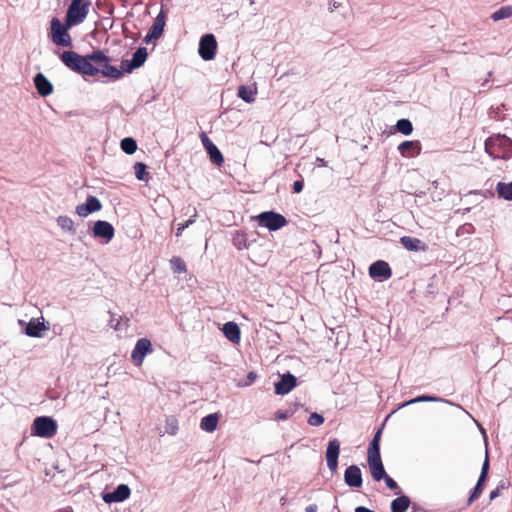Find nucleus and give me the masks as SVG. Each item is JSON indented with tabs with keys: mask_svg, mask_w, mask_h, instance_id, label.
I'll return each instance as SVG.
<instances>
[{
	"mask_svg": "<svg viewBox=\"0 0 512 512\" xmlns=\"http://www.w3.org/2000/svg\"><path fill=\"white\" fill-rule=\"evenodd\" d=\"M60 59L67 68L74 72L87 76H95L99 73V70L93 63L105 61L106 54L101 50H97L91 54L82 56L69 50L63 51L60 55Z\"/></svg>",
	"mask_w": 512,
	"mask_h": 512,
	"instance_id": "obj_1",
	"label": "nucleus"
},
{
	"mask_svg": "<svg viewBox=\"0 0 512 512\" xmlns=\"http://www.w3.org/2000/svg\"><path fill=\"white\" fill-rule=\"evenodd\" d=\"M485 151L494 159L512 157V140L506 135H493L485 141Z\"/></svg>",
	"mask_w": 512,
	"mask_h": 512,
	"instance_id": "obj_2",
	"label": "nucleus"
},
{
	"mask_svg": "<svg viewBox=\"0 0 512 512\" xmlns=\"http://www.w3.org/2000/svg\"><path fill=\"white\" fill-rule=\"evenodd\" d=\"M89 7V1L71 0L65 17L67 26L74 27L83 23L89 13Z\"/></svg>",
	"mask_w": 512,
	"mask_h": 512,
	"instance_id": "obj_3",
	"label": "nucleus"
},
{
	"mask_svg": "<svg viewBox=\"0 0 512 512\" xmlns=\"http://www.w3.org/2000/svg\"><path fill=\"white\" fill-rule=\"evenodd\" d=\"M71 27L67 26V21L65 20V24L58 18H52L50 22V36L53 43L60 47H70L72 45V38L68 32Z\"/></svg>",
	"mask_w": 512,
	"mask_h": 512,
	"instance_id": "obj_4",
	"label": "nucleus"
},
{
	"mask_svg": "<svg viewBox=\"0 0 512 512\" xmlns=\"http://www.w3.org/2000/svg\"><path fill=\"white\" fill-rule=\"evenodd\" d=\"M32 431L33 435L42 438H51L57 432V423L51 417L40 416L34 419Z\"/></svg>",
	"mask_w": 512,
	"mask_h": 512,
	"instance_id": "obj_5",
	"label": "nucleus"
},
{
	"mask_svg": "<svg viewBox=\"0 0 512 512\" xmlns=\"http://www.w3.org/2000/svg\"><path fill=\"white\" fill-rule=\"evenodd\" d=\"M257 221L270 231H277L287 225V219L274 211H265L256 216Z\"/></svg>",
	"mask_w": 512,
	"mask_h": 512,
	"instance_id": "obj_6",
	"label": "nucleus"
},
{
	"mask_svg": "<svg viewBox=\"0 0 512 512\" xmlns=\"http://www.w3.org/2000/svg\"><path fill=\"white\" fill-rule=\"evenodd\" d=\"M216 50L217 41L213 34H205L201 37L198 52L203 60L209 61L214 59Z\"/></svg>",
	"mask_w": 512,
	"mask_h": 512,
	"instance_id": "obj_7",
	"label": "nucleus"
},
{
	"mask_svg": "<svg viewBox=\"0 0 512 512\" xmlns=\"http://www.w3.org/2000/svg\"><path fill=\"white\" fill-rule=\"evenodd\" d=\"M153 351L151 341L147 338L137 340L131 353V360L135 366H141L146 355Z\"/></svg>",
	"mask_w": 512,
	"mask_h": 512,
	"instance_id": "obj_8",
	"label": "nucleus"
},
{
	"mask_svg": "<svg viewBox=\"0 0 512 512\" xmlns=\"http://www.w3.org/2000/svg\"><path fill=\"white\" fill-rule=\"evenodd\" d=\"M147 56H148L147 49L145 47H139L133 53L131 60H122V62H121L122 70L127 73H131L134 69L141 67L145 63Z\"/></svg>",
	"mask_w": 512,
	"mask_h": 512,
	"instance_id": "obj_9",
	"label": "nucleus"
},
{
	"mask_svg": "<svg viewBox=\"0 0 512 512\" xmlns=\"http://www.w3.org/2000/svg\"><path fill=\"white\" fill-rule=\"evenodd\" d=\"M340 452V442L337 439L329 441L326 449V461L329 470L334 473L338 468V457Z\"/></svg>",
	"mask_w": 512,
	"mask_h": 512,
	"instance_id": "obj_10",
	"label": "nucleus"
},
{
	"mask_svg": "<svg viewBox=\"0 0 512 512\" xmlns=\"http://www.w3.org/2000/svg\"><path fill=\"white\" fill-rule=\"evenodd\" d=\"M92 231L95 238H102L106 242L111 241L115 235V230L112 224L104 220L96 221L93 225Z\"/></svg>",
	"mask_w": 512,
	"mask_h": 512,
	"instance_id": "obj_11",
	"label": "nucleus"
},
{
	"mask_svg": "<svg viewBox=\"0 0 512 512\" xmlns=\"http://www.w3.org/2000/svg\"><path fill=\"white\" fill-rule=\"evenodd\" d=\"M102 204L100 200L95 196H88L84 204L76 206L75 212L80 217H87L89 214L101 210Z\"/></svg>",
	"mask_w": 512,
	"mask_h": 512,
	"instance_id": "obj_12",
	"label": "nucleus"
},
{
	"mask_svg": "<svg viewBox=\"0 0 512 512\" xmlns=\"http://www.w3.org/2000/svg\"><path fill=\"white\" fill-rule=\"evenodd\" d=\"M391 274L390 266L387 262L382 260L372 263L369 267V275L374 279H379L380 281L388 279Z\"/></svg>",
	"mask_w": 512,
	"mask_h": 512,
	"instance_id": "obj_13",
	"label": "nucleus"
},
{
	"mask_svg": "<svg viewBox=\"0 0 512 512\" xmlns=\"http://www.w3.org/2000/svg\"><path fill=\"white\" fill-rule=\"evenodd\" d=\"M297 384L296 377L291 373L281 376L280 380L275 383V393L277 395L288 394Z\"/></svg>",
	"mask_w": 512,
	"mask_h": 512,
	"instance_id": "obj_14",
	"label": "nucleus"
},
{
	"mask_svg": "<svg viewBox=\"0 0 512 512\" xmlns=\"http://www.w3.org/2000/svg\"><path fill=\"white\" fill-rule=\"evenodd\" d=\"M130 488L126 484H120L116 487L113 492H109L103 495V500L106 503H116L126 500L130 496Z\"/></svg>",
	"mask_w": 512,
	"mask_h": 512,
	"instance_id": "obj_15",
	"label": "nucleus"
},
{
	"mask_svg": "<svg viewBox=\"0 0 512 512\" xmlns=\"http://www.w3.org/2000/svg\"><path fill=\"white\" fill-rule=\"evenodd\" d=\"M345 483L353 488H359L362 486V472L357 465L349 466L344 472Z\"/></svg>",
	"mask_w": 512,
	"mask_h": 512,
	"instance_id": "obj_16",
	"label": "nucleus"
},
{
	"mask_svg": "<svg viewBox=\"0 0 512 512\" xmlns=\"http://www.w3.org/2000/svg\"><path fill=\"white\" fill-rule=\"evenodd\" d=\"M421 143L418 140H406L399 144L398 151L404 158H413L421 153Z\"/></svg>",
	"mask_w": 512,
	"mask_h": 512,
	"instance_id": "obj_17",
	"label": "nucleus"
},
{
	"mask_svg": "<svg viewBox=\"0 0 512 512\" xmlns=\"http://www.w3.org/2000/svg\"><path fill=\"white\" fill-rule=\"evenodd\" d=\"M488 469H489V461H488V457L486 456V459L482 465L481 473H480V476L476 483V486L474 487V489L472 490V492L468 498V505L472 504L473 501L475 499H477L480 496V494L482 493L484 482H485L487 474H488Z\"/></svg>",
	"mask_w": 512,
	"mask_h": 512,
	"instance_id": "obj_18",
	"label": "nucleus"
},
{
	"mask_svg": "<svg viewBox=\"0 0 512 512\" xmlns=\"http://www.w3.org/2000/svg\"><path fill=\"white\" fill-rule=\"evenodd\" d=\"M109 61L110 58L106 55L105 61L94 63L98 66L97 69L99 70V73H101L103 76L110 77L113 79H119L124 71L122 70V68L118 69L117 67L110 65Z\"/></svg>",
	"mask_w": 512,
	"mask_h": 512,
	"instance_id": "obj_19",
	"label": "nucleus"
},
{
	"mask_svg": "<svg viewBox=\"0 0 512 512\" xmlns=\"http://www.w3.org/2000/svg\"><path fill=\"white\" fill-rule=\"evenodd\" d=\"M371 476L375 481H381L386 477V471L381 457H367Z\"/></svg>",
	"mask_w": 512,
	"mask_h": 512,
	"instance_id": "obj_20",
	"label": "nucleus"
},
{
	"mask_svg": "<svg viewBox=\"0 0 512 512\" xmlns=\"http://www.w3.org/2000/svg\"><path fill=\"white\" fill-rule=\"evenodd\" d=\"M34 85L38 93L46 97L53 92V86L51 82L42 73H37L34 77Z\"/></svg>",
	"mask_w": 512,
	"mask_h": 512,
	"instance_id": "obj_21",
	"label": "nucleus"
},
{
	"mask_svg": "<svg viewBox=\"0 0 512 512\" xmlns=\"http://www.w3.org/2000/svg\"><path fill=\"white\" fill-rule=\"evenodd\" d=\"M225 337L234 344H238L241 339L240 328L235 322L229 321L223 325L222 328Z\"/></svg>",
	"mask_w": 512,
	"mask_h": 512,
	"instance_id": "obj_22",
	"label": "nucleus"
},
{
	"mask_svg": "<svg viewBox=\"0 0 512 512\" xmlns=\"http://www.w3.org/2000/svg\"><path fill=\"white\" fill-rule=\"evenodd\" d=\"M400 243L409 251H426L427 245L422 242L418 238L410 237V236H402L400 238Z\"/></svg>",
	"mask_w": 512,
	"mask_h": 512,
	"instance_id": "obj_23",
	"label": "nucleus"
},
{
	"mask_svg": "<svg viewBox=\"0 0 512 512\" xmlns=\"http://www.w3.org/2000/svg\"><path fill=\"white\" fill-rule=\"evenodd\" d=\"M46 326L44 322L37 320H31L25 329V333L30 337H40L41 332L46 330Z\"/></svg>",
	"mask_w": 512,
	"mask_h": 512,
	"instance_id": "obj_24",
	"label": "nucleus"
},
{
	"mask_svg": "<svg viewBox=\"0 0 512 512\" xmlns=\"http://www.w3.org/2000/svg\"><path fill=\"white\" fill-rule=\"evenodd\" d=\"M410 498L402 495L391 502V512H406L410 506Z\"/></svg>",
	"mask_w": 512,
	"mask_h": 512,
	"instance_id": "obj_25",
	"label": "nucleus"
},
{
	"mask_svg": "<svg viewBox=\"0 0 512 512\" xmlns=\"http://www.w3.org/2000/svg\"><path fill=\"white\" fill-rule=\"evenodd\" d=\"M165 19H166V18H165V15H164V13L161 11V12L157 15V17H156V19H155V21H154V23H153L152 27H151V28H150V30H149V33H151V35H152L153 37H155L156 39H158V38L162 35V33H163L164 26H165Z\"/></svg>",
	"mask_w": 512,
	"mask_h": 512,
	"instance_id": "obj_26",
	"label": "nucleus"
},
{
	"mask_svg": "<svg viewBox=\"0 0 512 512\" xmlns=\"http://www.w3.org/2000/svg\"><path fill=\"white\" fill-rule=\"evenodd\" d=\"M218 424L217 414H209L201 419L200 427L203 431L213 432L216 430Z\"/></svg>",
	"mask_w": 512,
	"mask_h": 512,
	"instance_id": "obj_27",
	"label": "nucleus"
},
{
	"mask_svg": "<svg viewBox=\"0 0 512 512\" xmlns=\"http://www.w3.org/2000/svg\"><path fill=\"white\" fill-rule=\"evenodd\" d=\"M57 225L65 232L70 233L71 235L76 234V228L74 221L68 216H58L56 219Z\"/></svg>",
	"mask_w": 512,
	"mask_h": 512,
	"instance_id": "obj_28",
	"label": "nucleus"
},
{
	"mask_svg": "<svg viewBox=\"0 0 512 512\" xmlns=\"http://www.w3.org/2000/svg\"><path fill=\"white\" fill-rule=\"evenodd\" d=\"M381 430H378L369 444L367 457H381L380 455Z\"/></svg>",
	"mask_w": 512,
	"mask_h": 512,
	"instance_id": "obj_29",
	"label": "nucleus"
},
{
	"mask_svg": "<svg viewBox=\"0 0 512 512\" xmlns=\"http://www.w3.org/2000/svg\"><path fill=\"white\" fill-rule=\"evenodd\" d=\"M257 93L256 88H251L247 86H240L238 88V97L241 98L246 103H252L255 101V95Z\"/></svg>",
	"mask_w": 512,
	"mask_h": 512,
	"instance_id": "obj_30",
	"label": "nucleus"
},
{
	"mask_svg": "<svg viewBox=\"0 0 512 512\" xmlns=\"http://www.w3.org/2000/svg\"><path fill=\"white\" fill-rule=\"evenodd\" d=\"M496 191L501 198L512 201V182H499L496 186Z\"/></svg>",
	"mask_w": 512,
	"mask_h": 512,
	"instance_id": "obj_31",
	"label": "nucleus"
},
{
	"mask_svg": "<svg viewBox=\"0 0 512 512\" xmlns=\"http://www.w3.org/2000/svg\"><path fill=\"white\" fill-rule=\"evenodd\" d=\"M206 151L209 154L210 160L214 164L221 165L224 162V158L221 151L217 148V146L214 143L210 144V146L206 148Z\"/></svg>",
	"mask_w": 512,
	"mask_h": 512,
	"instance_id": "obj_32",
	"label": "nucleus"
},
{
	"mask_svg": "<svg viewBox=\"0 0 512 512\" xmlns=\"http://www.w3.org/2000/svg\"><path fill=\"white\" fill-rule=\"evenodd\" d=\"M396 129L401 134L408 136L413 132V125L409 119H399L396 123Z\"/></svg>",
	"mask_w": 512,
	"mask_h": 512,
	"instance_id": "obj_33",
	"label": "nucleus"
},
{
	"mask_svg": "<svg viewBox=\"0 0 512 512\" xmlns=\"http://www.w3.org/2000/svg\"><path fill=\"white\" fill-rule=\"evenodd\" d=\"M512 16V6H503L492 13L491 19L493 21H499Z\"/></svg>",
	"mask_w": 512,
	"mask_h": 512,
	"instance_id": "obj_34",
	"label": "nucleus"
},
{
	"mask_svg": "<svg viewBox=\"0 0 512 512\" xmlns=\"http://www.w3.org/2000/svg\"><path fill=\"white\" fill-rule=\"evenodd\" d=\"M121 149L128 155L133 154L137 149L136 141L131 137H126L121 140Z\"/></svg>",
	"mask_w": 512,
	"mask_h": 512,
	"instance_id": "obj_35",
	"label": "nucleus"
},
{
	"mask_svg": "<svg viewBox=\"0 0 512 512\" xmlns=\"http://www.w3.org/2000/svg\"><path fill=\"white\" fill-rule=\"evenodd\" d=\"M147 166L142 162H136L134 165L135 177L140 181H148L149 173L146 171Z\"/></svg>",
	"mask_w": 512,
	"mask_h": 512,
	"instance_id": "obj_36",
	"label": "nucleus"
},
{
	"mask_svg": "<svg viewBox=\"0 0 512 512\" xmlns=\"http://www.w3.org/2000/svg\"><path fill=\"white\" fill-rule=\"evenodd\" d=\"M232 242L233 245L239 250L247 248V237L246 234L242 231H235L233 234Z\"/></svg>",
	"mask_w": 512,
	"mask_h": 512,
	"instance_id": "obj_37",
	"label": "nucleus"
},
{
	"mask_svg": "<svg viewBox=\"0 0 512 512\" xmlns=\"http://www.w3.org/2000/svg\"><path fill=\"white\" fill-rule=\"evenodd\" d=\"M178 420L174 416H169L165 421V432L169 435H176L178 432Z\"/></svg>",
	"mask_w": 512,
	"mask_h": 512,
	"instance_id": "obj_38",
	"label": "nucleus"
},
{
	"mask_svg": "<svg viewBox=\"0 0 512 512\" xmlns=\"http://www.w3.org/2000/svg\"><path fill=\"white\" fill-rule=\"evenodd\" d=\"M441 398L436 396L421 395L402 404V407L420 402H440Z\"/></svg>",
	"mask_w": 512,
	"mask_h": 512,
	"instance_id": "obj_39",
	"label": "nucleus"
},
{
	"mask_svg": "<svg viewBox=\"0 0 512 512\" xmlns=\"http://www.w3.org/2000/svg\"><path fill=\"white\" fill-rule=\"evenodd\" d=\"M170 265L175 273L181 274L186 272V264L180 257H172L170 259Z\"/></svg>",
	"mask_w": 512,
	"mask_h": 512,
	"instance_id": "obj_40",
	"label": "nucleus"
},
{
	"mask_svg": "<svg viewBox=\"0 0 512 512\" xmlns=\"http://www.w3.org/2000/svg\"><path fill=\"white\" fill-rule=\"evenodd\" d=\"M324 423V417L316 412L310 414L308 418V424L311 426L318 427Z\"/></svg>",
	"mask_w": 512,
	"mask_h": 512,
	"instance_id": "obj_41",
	"label": "nucleus"
},
{
	"mask_svg": "<svg viewBox=\"0 0 512 512\" xmlns=\"http://www.w3.org/2000/svg\"><path fill=\"white\" fill-rule=\"evenodd\" d=\"M385 481L387 487L391 490H395L398 488V484L394 479H392L389 475L386 474L385 478H382Z\"/></svg>",
	"mask_w": 512,
	"mask_h": 512,
	"instance_id": "obj_42",
	"label": "nucleus"
},
{
	"mask_svg": "<svg viewBox=\"0 0 512 512\" xmlns=\"http://www.w3.org/2000/svg\"><path fill=\"white\" fill-rule=\"evenodd\" d=\"M342 6L341 0H330L328 3V10L330 12L335 11L336 9L340 8Z\"/></svg>",
	"mask_w": 512,
	"mask_h": 512,
	"instance_id": "obj_43",
	"label": "nucleus"
},
{
	"mask_svg": "<svg viewBox=\"0 0 512 512\" xmlns=\"http://www.w3.org/2000/svg\"><path fill=\"white\" fill-rule=\"evenodd\" d=\"M200 137H201V142H202L203 146L205 147V149L208 146H210V144H213V142L208 138V136L205 133H202Z\"/></svg>",
	"mask_w": 512,
	"mask_h": 512,
	"instance_id": "obj_44",
	"label": "nucleus"
},
{
	"mask_svg": "<svg viewBox=\"0 0 512 512\" xmlns=\"http://www.w3.org/2000/svg\"><path fill=\"white\" fill-rule=\"evenodd\" d=\"M303 190V182L300 180H297L293 183V191L295 193H300Z\"/></svg>",
	"mask_w": 512,
	"mask_h": 512,
	"instance_id": "obj_45",
	"label": "nucleus"
},
{
	"mask_svg": "<svg viewBox=\"0 0 512 512\" xmlns=\"http://www.w3.org/2000/svg\"><path fill=\"white\" fill-rule=\"evenodd\" d=\"M288 417H289V414L287 412H283V411L276 412V418L279 420H286Z\"/></svg>",
	"mask_w": 512,
	"mask_h": 512,
	"instance_id": "obj_46",
	"label": "nucleus"
},
{
	"mask_svg": "<svg viewBox=\"0 0 512 512\" xmlns=\"http://www.w3.org/2000/svg\"><path fill=\"white\" fill-rule=\"evenodd\" d=\"M257 375L255 372H249L248 375H247V378H248V383H246L245 385H249L251 384L252 382L255 381Z\"/></svg>",
	"mask_w": 512,
	"mask_h": 512,
	"instance_id": "obj_47",
	"label": "nucleus"
},
{
	"mask_svg": "<svg viewBox=\"0 0 512 512\" xmlns=\"http://www.w3.org/2000/svg\"><path fill=\"white\" fill-rule=\"evenodd\" d=\"M318 506L316 504H310L305 508L306 512H317Z\"/></svg>",
	"mask_w": 512,
	"mask_h": 512,
	"instance_id": "obj_48",
	"label": "nucleus"
},
{
	"mask_svg": "<svg viewBox=\"0 0 512 512\" xmlns=\"http://www.w3.org/2000/svg\"><path fill=\"white\" fill-rule=\"evenodd\" d=\"M187 228V225L180 224L176 230V236H180L182 232Z\"/></svg>",
	"mask_w": 512,
	"mask_h": 512,
	"instance_id": "obj_49",
	"label": "nucleus"
},
{
	"mask_svg": "<svg viewBox=\"0 0 512 512\" xmlns=\"http://www.w3.org/2000/svg\"><path fill=\"white\" fill-rule=\"evenodd\" d=\"M499 496V488H496L495 490H492L490 492V500H494L495 498H497Z\"/></svg>",
	"mask_w": 512,
	"mask_h": 512,
	"instance_id": "obj_50",
	"label": "nucleus"
},
{
	"mask_svg": "<svg viewBox=\"0 0 512 512\" xmlns=\"http://www.w3.org/2000/svg\"><path fill=\"white\" fill-rule=\"evenodd\" d=\"M355 512H375L367 507H364V506H358L356 509H355Z\"/></svg>",
	"mask_w": 512,
	"mask_h": 512,
	"instance_id": "obj_51",
	"label": "nucleus"
},
{
	"mask_svg": "<svg viewBox=\"0 0 512 512\" xmlns=\"http://www.w3.org/2000/svg\"><path fill=\"white\" fill-rule=\"evenodd\" d=\"M196 216H197V214H196V212H195V213L191 216V218H190L189 220H187V221H186V223H184V225H187V228H188L191 224H193V223L195 222V220H196Z\"/></svg>",
	"mask_w": 512,
	"mask_h": 512,
	"instance_id": "obj_52",
	"label": "nucleus"
},
{
	"mask_svg": "<svg viewBox=\"0 0 512 512\" xmlns=\"http://www.w3.org/2000/svg\"><path fill=\"white\" fill-rule=\"evenodd\" d=\"M154 40H157V39H156L155 37H153V36L151 35V33H149V32L147 33V35H146V36H145V38H144V41H145L146 43H150V42H152V41H154Z\"/></svg>",
	"mask_w": 512,
	"mask_h": 512,
	"instance_id": "obj_53",
	"label": "nucleus"
},
{
	"mask_svg": "<svg viewBox=\"0 0 512 512\" xmlns=\"http://www.w3.org/2000/svg\"><path fill=\"white\" fill-rule=\"evenodd\" d=\"M317 160L319 161V163H321L322 166H324L326 164L324 159L318 158Z\"/></svg>",
	"mask_w": 512,
	"mask_h": 512,
	"instance_id": "obj_54",
	"label": "nucleus"
},
{
	"mask_svg": "<svg viewBox=\"0 0 512 512\" xmlns=\"http://www.w3.org/2000/svg\"><path fill=\"white\" fill-rule=\"evenodd\" d=\"M251 4H254V0H249Z\"/></svg>",
	"mask_w": 512,
	"mask_h": 512,
	"instance_id": "obj_55",
	"label": "nucleus"
}]
</instances>
